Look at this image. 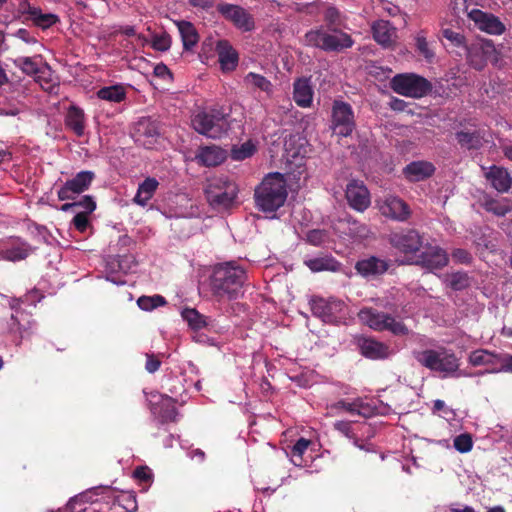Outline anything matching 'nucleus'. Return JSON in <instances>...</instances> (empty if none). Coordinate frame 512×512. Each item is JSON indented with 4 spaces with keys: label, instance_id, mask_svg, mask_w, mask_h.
<instances>
[{
    "label": "nucleus",
    "instance_id": "nucleus-1",
    "mask_svg": "<svg viewBox=\"0 0 512 512\" xmlns=\"http://www.w3.org/2000/svg\"><path fill=\"white\" fill-rule=\"evenodd\" d=\"M287 185L282 174L276 172L266 176L254 192L255 204L264 213H273L282 207L287 199Z\"/></svg>",
    "mask_w": 512,
    "mask_h": 512
},
{
    "label": "nucleus",
    "instance_id": "nucleus-2",
    "mask_svg": "<svg viewBox=\"0 0 512 512\" xmlns=\"http://www.w3.org/2000/svg\"><path fill=\"white\" fill-rule=\"evenodd\" d=\"M245 271L231 263L221 264L214 269L211 287L214 295L220 299H237L242 292Z\"/></svg>",
    "mask_w": 512,
    "mask_h": 512
},
{
    "label": "nucleus",
    "instance_id": "nucleus-3",
    "mask_svg": "<svg viewBox=\"0 0 512 512\" xmlns=\"http://www.w3.org/2000/svg\"><path fill=\"white\" fill-rule=\"evenodd\" d=\"M228 114L222 107L213 106L195 113L191 119L193 129L208 138L219 139L226 134Z\"/></svg>",
    "mask_w": 512,
    "mask_h": 512
},
{
    "label": "nucleus",
    "instance_id": "nucleus-4",
    "mask_svg": "<svg viewBox=\"0 0 512 512\" xmlns=\"http://www.w3.org/2000/svg\"><path fill=\"white\" fill-rule=\"evenodd\" d=\"M303 43L326 52H339L352 47L354 41L350 35L340 30L330 32L324 28H318L306 32Z\"/></svg>",
    "mask_w": 512,
    "mask_h": 512
},
{
    "label": "nucleus",
    "instance_id": "nucleus-5",
    "mask_svg": "<svg viewBox=\"0 0 512 512\" xmlns=\"http://www.w3.org/2000/svg\"><path fill=\"white\" fill-rule=\"evenodd\" d=\"M414 357L423 367L431 371L443 373L445 376L452 375L460 366L459 359L455 353L446 349L417 351L414 352Z\"/></svg>",
    "mask_w": 512,
    "mask_h": 512
},
{
    "label": "nucleus",
    "instance_id": "nucleus-6",
    "mask_svg": "<svg viewBox=\"0 0 512 512\" xmlns=\"http://www.w3.org/2000/svg\"><path fill=\"white\" fill-rule=\"evenodd\" d=\"M358 318L361 323L378 332L389 331L397 336H405L409 333V329L403 322L397 321L393 316L371 307L362 308L358 312Z\"/></svg>",
    "mask_w": 512,
    "mask_h": 512
},
{
    "label": "nucleus",
    "instance_id": "nucleus-7",
    "mask_svg": "<svg viewBox=\"0 0 512 512\" xmlns=\"http://www.w3.org/2000/svg\"><path fill=\"white\" fill-rule=\"evenodd\" d=\"M391 89L402 96L420 99L432 91L429 80L415 73H401L395 75L390 81Z\"/></svg>",
    "mask_w": 512,
    "mask_h": 512
},
{
    "label": "nucleus",
    "instance_id": "nucleus-8",
    "mask_svg": "<svg viewBox=\"0 0 512 512\" xmlns=\"http://www.w3.org/2000/svg\"><path fill=\"white\" fill-rule=\"evenodd\" d=\"M208 203L214 208L230 207L238 193L234 182L224 177H214L209 179L204 189Z\"/></svg>",
    "mask_w": 512,
    "mask_h": 512
},
{
    "label": "nucleus",
    "instance_id": "nucleus-9",
    "mask_svg": "<svg viewBox=\"0 0 512 512\" xmlns=\"http://www.w3.org/2000/svg\"><path fill=\"white\" fill-rule=\"evenodd\" d=\"M310 309L325 323L339 324L346 319V304L339 299L314 297L310 300Z\"/></svg>",
    "mask_w": 512,
    "mask_h": 512
},
{
    "label": "nucleus",
    "instance_id": "nucleus-10",
    "mask_svg": "<svg viewBox=\"0 0 512 512\" xmlns=\"http://www.w3.org/2000/svg\"><path fill=\"white\" fill-rule=\"evenodd\" d=\"M389 242L393 248L404 254L411 263L424 245V236L416 229H402L392 233Z\"/></svg>",
    "mask_w": 512,
    "mask_h": 512
},
{
    "label": "nucleus",
    "instance_id": "nucleus-11",
    "mask_svg": "<svg viewBox=\"0 0 512 512\" xmlns=\"http://www.w3.org/2000/svg\"><path fill=\"white\" fill-rule=\"evenodd\" d=\"M330 127L337 136H351L356 128V121L353 108L349 103L342 100L333 102Z\"/></svg>",
    "mask_w": 512,
    "mask_h": 512
},
{
    "label": "nucleus",
    "instance_id": "nucleus-12",
    "mask_svg": "<svg viewBox=\"0 0 512 512\" xmlns=\"http://www.w3.org/2000/svg\"><path fill=\"white\" fill-rule=\"evenodd\" d=\"M448 255L444 249L437 245L424 243L411 264L421 266L428 271L442 269L448 264Z\"/></svg>",
    "mask_w": 512,
    "mask_h": 512
},
{
    "label": "nucleus",
    "instance_id": "nucleus-13",
    "mask_svg": "<svg viewBox=\"0 0 512 512\" xmlns=\"http://www.w3.org/2000/svg\"><path fill=\"white\" fill-rule=\"evenodd\" d=\"M217 11L237 29L248 32L254 29L253 17L241 6L230 3H219Z\"/></svg>",
    "mask_w": 512,
    "mask_h": 512
},
{
    "label": "nucleus",
    "instance_id": "nucleus-14",
    "mask_svg": "<svg viewBox=\"0 0 512 512\" xmlns=\"http://www.w3.org/2000/svg\"><path fill=\"white\" fill-rule=\"evenodd\" d=\"M95 174L92 171H80L73 177L65 182V184L58 190L57 196L61 201L72 200L76 195L81 194L89 189Z\"/></svg>",
    "mask_w": 512,
    "mask_h": 512
},
{
    "label": "nucleus",
    "instance_id": "nucleus-15",
    "mask_svg": "<svg viewBox=\"0 0 512 512\" xmlns=\"http://www.w3.org/2000/svg\"><path fill=\"white\" fill-rule=\"evenodd\" d=\"M345 196L349 206L358 212H364L371 204L367 187L358 180H352L347 184Z\"/></svg>",
    "mask_w": 512,
    "mask_h": 512
},
{
    "label": "nucleus",
    "instance_id": "nucleus-16",
    "mask_svg": "<svg viewBox=\"0 0 512 512\" xmlns=\"http://www.w3.org/2000/svg\"><path fill=\"white\" fill-rule=\"evenodd\" d=\"M360 354L371 360L386 359L390 355V347L373 337L360 336L356 339Z\"/></svg>",
    "mask_w": 512,
    "mask_h": 512
},
{
    "label": "nucleus",
    "instance_id": "nucleus-17",
    "mask_svg": "<svg viewBox=\"0 0 512 512\" xmlns=\"http://www.w3.org/2000/svg\"><path fill=\"white\" fill-rule=\"evenodd\" d=\"M215 49L222 72L234 71L238 66L239 55L231 43L226 39L217 40Z\"/></svg>",
    "mask_w": 512,
    "mask_h": 512
},
{
    "label": "nucleus",
    "instance_id": "nucleus-18",
    "mask_svg": "<svg viewBox=\"0 0 512 512\" xmlns=\"http://www.w3.org/2000/svg\"><path fill=\"white\" fill-rule=\"evenodd\" d=\"M383 216L397 221H406L410 217V209L407 203L398 197H388L380 206Z\"/></svg>",
    "mask_w": 512,
    "mask_h": 512
},
{
    "label": "nucleus",
    "instance_id": "nucleus-19",
    "mask_svg": "<svg viewBox=\"0 0 512 512\" xmlns=\"http://www.w3.org/2000/svg\"><path fill=\"white\" fill-rule=\"evenodd\" d=\"M436 171L432 162L412 161L403 168V175L410 182H420L430 178Z\"/></svg>",
    "mask_w": 512,
    "mask_h": 512
},
{
    "label": "nucleus",
    "instance_id": "nucleus-20",
    "mask_svg": "<svg viewBox=\"0 0 512 512\" xmlns=\"http://www.w3.org/2000/svg\"><path fill=\"white\" fill-rule=\"evenodd\" d=\"M195 158L202 166H218L226 160L227 151L216 145L202 146L198 149Z\"/></svg>",
    "mask_w": 512,
    "mask_h": 512
},
{
    "label": "nucleus",
    "instance_id": "nucleus-21",
    "mask_svg": "<svg viewBox=\"0 0 512 512\" xmlns=\"http://www.w3.org/2000/svg\"><path fill=\"white\" fill-rule=\"evenodd\" d=\"M473 19L478 25L479 29L486 33L492 35H502L506 30L505 25L497 16L493 14L485 13L480 10H474Z\"/></svg>",
    "mask_w": 512,
    "mask_h": 512
},
{
    "label": "nucleus",
    "instance_id": "nucleus-22",
    "mask_svg": "<svg viewBox=\"0 0 512 512\" xmlns=\"http://www.w3.org/2000/svg\"><path fill=\"white\" fill-rule=\"evenodd\" d=\"M388 268L389 263L385 259H381L376 256L361 259L357 261L355 265L356 271L364 277L382 275L388 270Z\"/></svg>",
    "mask_w": 512,
    "mask_h": 512
},
{
    "label": "nucleus",
    "instance_id": "nucleus-23",
    "mask_svg": "<svg viewBox=\"0 0 512 512\" xmlns=\"http://www.w3.org/2000/svg\"><path fill=\"white\" fill-rule=\"evenodd\" d=\"M485 177L491 186L500 193H506L511 188L512 177L507 169L503 167L491 166L489 171L485 173Z\"/></svg>",
    "mask_w": 512,
    "mask_h": 512
},
{
    "label": "nucleus",
    "instance_id": "nucleus-24",
    "mask_svg": "<svg viewBox=\"0 0 512 512\" xmlns=\"http://www.w3.org/2000/svg\"><path fill=\"white\" fill-rule=\"evenodd\" d=\"M375 41L384 48H390L395 43L396 29L386 20H378L372 25Z\"/></svg>",
    "mask_w": 512,
    "mask_h": 512
},
{
    "label": "nucleus",
    "instance_id": "nucleus-25",
    "mask_svg": "<svg viewBox=\"0 0 512 512\" xmlns=\"http://www.w3.org/2000/svg\"><path fill=\"white\" fill-rule=\"evenodd\" d=\"M479 203L486 212L497 217H504L512 211V201L508 198H493L489 194H484Z\"/></svg>",
    "mask_w": 512,
    "mask_h": 512
},
{
    "label": "nucleus",
    "instance_id": "nucleus-26",
    "mask_svg": "<svg viewBox=\"0 0 512 512\" xmlns=\"http://www.w3.org/2000/svg\"><path fill=\"white\" fill-rule=\"evenodd\" d=\"M160 135L158 123L151 118H141L135 127V136L137 141H141L143 144H152L153 141Z\"/></svg>",
    "mask_w": 512,
    "mask_h": 512
},
{
    "label": "nucleus",
    "instance_id": "nucleus-27",
    "mask_svg": "<svg viewBox=\"0 0 512 512\" xmlns=\"http://www.w3.org/2000/svg\"><path fill=\"white\" fill-rule=\"evenodd\" d=\"M293 99L298 106L303 108L312 104L313 90L308 78H299L294 82Z\"/></svg>",
    "mask_w": 512,
    "mask_h": 512
},
{
    "label": "nucleus",
    "instance_id": "nucleus-28",
    "mask_svg": "<svg viewBox=\"0 0 512 512\" xmlns=\"http://www.w3.org/2000/svg\"><path fill=\"white\" fill-rule=\"evenodd\" d=\"M159 187V182L154 177H147L138 186L133 202L139 206L145 207L154 196Z\"/></svg>",
    "mask_w": 512,
    "mask_h": 512
},
{
    "label": "nucleus",
    "instance_id": "nucleus-29",
    "mask_svg": "<svg viewBox=\"0 0 512 512\" xmlns=\"http://www.w3.org/2000/svg\"><path fill=\"white\" fill-rule=\"evenodd\" d=\"M176 26L179 30L184 50H192L199 41V34L195 26L185 20L177 21Z\"/></svg>",
    "mask_w": 512,
    "mask_h": 512
},
{
    "label": "nucleus",
    "instance_id": "nucleus-30",
    "mask_svg": "<svg viewBox=\"0 0 512 512\" xmlns=\"http://www.w3.org/2000/svg\"><path fill=\"white\" fill-rule=\"evenodd\" d=\"M84 121V111L75 105H71L65 117L66 126L71 129L77 136H82L85 129Z\"/></svg>",
    "mask_w": 512,
    "mask_h": 512
},
{
    "label": "nucleus",
    "instance_id": "nucleus-31",
    "mask_svg": "<svg viewBox=\"0 0 512 512\" xmlns=\"http://www.w3.org/2000/svg\"><path fill=\"white\" fill-rule=\"evenodd\" d=\"M500 353L491 352L486 349H477L470 353L469 363L472 366H490L491 369L498 367Z\"/></svg>",
    "mask_w": 512,
    "mask_h": 512
},
{
    "label": "nucleus",
    "instance_id": "nucleus-32",
    "mask_svg": "<svg viewBox=\"0 0 512 512\" xmlns=\"http://www.w3.org/2000/svg\"><path fill=\"white\" fill-rule=\"evenodd\" d=\"M345 225V233L355 240H365L369 238L370 229L364 223H361L355 219L347 218L341 222Z\"/></svg>",
    "mask_w": 512,
    "mask_h": 512
},
{
    "label": "nucleus",
    "instance_id": "nucleus-33",
    "mask_svg": "<svg viewBox=\"0 0 512 512\" xmlns=\"http://www.w3.org/2000/svg\"><path fill=\"white\" fill-rule=\"evenodd\" d=\"M304 264L313 272L337 271L339 267V263L331 256L308 259Z\"/></svg>",
    "mask_w": 512,
    "mask_h": 512
},
{
    "label": "nucleus",
    "instance_id": "nucleus-34",
    "mask_svg": "<svg viewBox=\"0 0 512 512\" xmlns=\"http://www.w3.org/2000/svg\"><path fill=\"white\" fill-rule=\"evenodd\" d=\"M97 97L101 100L120 103L125 100L126 91L122 85L102 87L98 90Z\"/></svg>",
    "mask_w": 512,
    "mask_h": 512
},
{
    "label": "nucleus",
    "instance_id": "nucleus-35",
    "mask_svg": "<svg viewBox=\"0 0 512 512\" xmlns=\"http://www.w3.org/2000/svg\"><path fill=\"white\" fill-rule=\"evenodd\" d=\"M28 14L33 22L43 29L49 28L59 21L57 15L52 13H42L41 9L37 7H29Z\"/></svg>",
    "mask_w": 512,
    "mask_h": 512
},
{
    "label": "nucleus",
    "instance_id": "nucleus-36",
    "mask_svg": "<svg viewBox=\"0 0 512 512\" xmlns=\"http://www.w3.org/2000/svg\"><path fill=\"white\" fill-rule=\"evenodd\" d=\"M468 64L475 70L481 71L487 65L478 43L467 45L465 48Z\"/></svg>",
    "mask_w": 512,
    "mask_h": 512
},
{
    "label": "nucleus",
    "instance_id": "nucleus-37",
    "mask_svg": "<svg viewBox=\"0 0 512 512\" xmlns=\"http://www.w3.org/2000/svg\"><path fill=\"white\" fill-rule=\"evenodd\" d=\"M256 151V145L251 140H248L239 146L234 145L231 148L230 157L234 161H243L252 157Z\"/></svg>",
    "mask_w": 512,
    "mask_h": 512
},
{
    "label": "nucleus",
    "instance_id": "nucleus-38",
    "mask_svg": "<svg viewBox=\"0 0 512 512\" xmlns=\"http://www.w3.org/2000/svg\"><path fill=\"white\" fill-rule=\"evenodd\" d=\"M182 318L194 330H200L207 326V318L194 308H185L181 312Z\"/></svg>",
    "mask_w": 512,
    "mask_h": 512
},
{
    "label": "nucleus",
    "instance_id": "nucleus-39",
    "mask_svg": "<svg viewBox=\"0 0 512 512\" xmlns=\"http://www.w3.org/2000/svg\"><path fill=\"white\" fill-rule=\"evenodd\" d=\"M32 252V248L25 242H21L17 245L7 248L4 251V258L9 261H20L26 259L30 253Z\"/></svg>",
    "mask_w": 512,
    "mask_h": 512
},
{
    "label": "nucleus",
    "instance_id": "nucleus-40",
    "mask_svg": "<svg viewBox=\"0 0 512 512\" xmlns=\"http://www.w3.org/2000/svg\"><path fill=\"white\" fill-rule=\"evenodd\" d=\"M456 139L461 147L468 150L478 149L481 147V138L477 132L459 131L456 133Z\"/></svg>",
    "mask_w": 512,
    "mask_h": 512
},
{
    "label": "nucleus",
    "instance_id": "nucleus-41",
    "mask_svg": "<svg viewBox=\"0 0 512 512\" xmlns=\"http://www.w3.org/2000/svg\"><path fill=\"white\" fill-rule=\"evenodd\" d=\"M244 82L266 93L272 91V83L263 75L254 72H249L245 76Z\"/></svg>",
    "mask_w": 512,
    "mask_h": 512
},
{
    "label": "nucleus",
    "instance_id": "nucleus-42",
    "mask_svg": "<svg viewBox=\"0 0 512 512\" xmlns=\"http://www.w3.org/2000/svg\"><path fill=\"white\" fill-rule=\"evenodd\" d=\"M446 281L449 287L454 291L464 290L470 284L468 274L462 271L448 274L446 276Z\"/></svg>",
    "mask_w": 512,
    "mask_h": 512
},
{
    "label": "nucleus",
    "instance_id": "nucleus-43",
    "mask_svg": "<svg viewBox=\"0 0 512 512\" xmlns=\"http://www.w3.org/2000/svg\"><path fill=\"white\" fill-rule=\"evenodd\" d=\"M14 63L22 70L23 73L29 76L37 75L43 72L35 61V58L32 57H18L14 60Z\"/></svg>",
    "mask_w": 512,
    "mask_h": 512
},
{
    "label": "nucleus",
    "instance_id": "nucleus-44",
    "mask_svg": "<svg viewBox=\"0 0 512 512\" xmlns=\"http://www.w3.org/2000/svg\"><path fill=\"white\" fill-rule=\"evenodd\" d=\"M166 303V299L158 294L153 296H141L137 300L139 308L144 311H152L155 308L164 306Z\"/></svg>",
    "mask_w": 512,
    "mask_h": 512
},
{
    "label": "nucleus",
    "instance_id": "nucleus-45",
    "mask_svg": "<svg viewBox=\"0 0 512 512\" xmlns=\"http://www.w3.org/2000/svg\"><path fill=\"white\" fill-rule=\"evenodd\" d=\"M177 409L171 398L165 397L161 399L160 418L162 422H174L177 417Z\"/></svg>",
    "mask_w": 512,
    "mask_h": 512
},
{
    "label": "nucleus",
    "instance_id": "nucleus-46",
    "mask_svg": "<svg viewBox=\"0 0 512 512\" xmlns=\"http://www.w3.org/2000/svg\"><path fill=\"white\" fill-rule=\"evenodd\" d=\"M415 46L417 52L420 55H422L427 61L430 62L435 57L434 51L430 48L429 43L422 32L417 34V36L415 37Z\"/></svg>",
    "mask_w": 512,
    "mask_h": 512
},
{
    "label": "nucleus",
    "instance_id": "nucleus-47",
    "mask_svg": "<svg viewBox=\"0 0 512 512\" xmlns=\"http://www.w3.org/2000/svg\"><path fill=\"white\" fill-rule=\"evenodd\" d=\"M441 33L442 37L448 40L454 47L465 49L468 45L465 36L451 28L442 29Z\"/></svg>",
    "mask_w": 512,
    "mask_h": 512
},
{
    "label": "nucleus",
    "instance_id": "nucleus-48",
    "mask_svg": "<svg viewBox=\"0 0 512 512\" xmlns=\"http://www.w3.org/2000/svg\"><path fill=\"white\" fill-rule=\"evenodd\" d=\"M478 46L480 47L482 54L486 60V62L497 63L499 60V53L491 40H485L482 42H478Z\"/></svg>",
    "mask_w": 512,
    "mask_h": 512
},
{
    "label": "nucleus",
    "instance_id": "nucleus-49",
    "mask_svg": "<svg viewBox=\"0 0 512 512\" xmlns=\"http://www.w3.org/2000/svg\"><path fill=\"white\" fill-rule=\"evenodd\" d=\"M329 239L328 231L324 229H312L306 234V241L314 246H320Z\"/></svg>",
    "mask_w": 512,
    "mask_h": 512
},
{
    "label": "nucleus",
    "instance_id": "nucleus-50",
    "mask_svg": "<svg viewBox=\"0 0 512 512\" xmlns=\"http://www.w3.org/2000/svg\"><path fill=\"white\" fill-rule=\"evenodd\" d=\"M454 447L460 453H467L471 451L473 447V440L470 434L462 433L455 437Z\"/></svg>",
    "mask_w": 512,
    "mask_h": 512
},
{
    "label": "nucleus",
    "instance_id": "nucleus-51",
    "mask_svg": "<svg viewBox=\"0 0 512 512\" xmlns=\"http://www.w3.org/2000/svg\"><path fill=\"white\" fill-rule=\"evenodd\" d=\"M171 43H172V40H171L170 35L168 33L164 32L161 34H156L153 37L152 47H153V49H155L157 51L164 52V51H167L170 49Z\"/></svg>",
    "mask_w": 512,
    "mask_h": 512
},
{
    "label": "nucleus",
    "instance_id": "nucleus-52",
    "mask_svg": "<svg viewBox=\"0 0 512 512\" xmlns=\"http://www.w3.org/2000/svg\"><path fill=\"white\" fill-rule=\"evenodd\" d=\"M492 373L497 372H509L512 373V355L500 354L498 367H494L490 370Z\"/></svg>",
    "mask_w": 512,
    "mask_h": 512
},
{
    "label": "nucleus",
    "instance_id": "nucleus-53",
    "mask_svg": "<svg viewBox=\"0 0 512 512\" xmlns=\"http://www.w3.org/2000/svg\"><path fill=\"white\" fill-rule=\"evenodd\" d=\"M88 216H89V214H87V213L79 212L74 216V218L72 220L74 227L81 233H84L87 230V228L90 226Z\"/></svg>",
    "mask_w": 512,
    "mask_h": 512
},
{
    "label": "nucleus",
    "instance_id": "nucleus-54",
    "mask_svg": "<svg viewBox=\"0 0 512 512\" xmlns=\"http://www.w3.org/2000/svg\"><path fill=\"white\" fill-rule=\"evenodd\" d=\"M133 476L140 482L149 483L152 480L153 474L147 466H139L134 470Z\"/></svg>",
    "mask_w": 512,
    "mask_h": 512
},
{
    "label": "nucleus",
    "instance_id": "nucleus-55",
    "mask_svg": "<svg viewBox=\"0 0 512 512\" xmlns=\"http://www.w3.org/2000/svg\"><path fill=\"white\" fill-rule=\"evenodd\" d=\"M76 207L83 208L85 211L82 213L91 214L96 209V202L90 195H85L81 200L76 201Z\"/></svg>",
    "mask_w": 512,
    "mask_h": 512
},
{
    "label": "nucleus",
    "instance_id": "nucleus-56",
    "mask_svg": "<svg viewBox=\"0 0 512 512\" xmlns=\"http://www.w3.org/2000/svg\"><path fill=\"white\" fill-rule=\"evenodd\" d=\"M310 440L305 439L301 437L296 441V443L292 447V454L293 456H299L302 457V455L305 453V451L308 449L310 445Z\"/></svg>",
    "mask_w": 512,
    "mask_h": 512
},
{
    "label": "nucleus",
    "instance_id": "nucleus-57",
    "mask_svg": "<svg viewBox=\"0 0 512 512\" xmlns=\"http://www.w3.org/2000/svg\"><path fill=\"white\" fill-rule=\"evenodd\" d=\"M161 366L160 359L154 354H146L145 369L149 373H155Z\"/></svg>",
    "mask_w": 512,
    "mask_h": 512
},
{
    "label": "nucleus",
    "instance_id": "nucleus-58",
    "mask_svg": "<svg viewBox=\"0 0 512 512\" xmlns=\"http://www.w3.org/2000/svg\"><path fill=\"white\" fill-rule=\"evenodd\" d=\"M328 409H330L331 411L344 409L350 413H356L358 412V405H356V403H348L345 402L344 400H340L332 404Z\"/></svg>",
    "mask_w": 512,
    "mask_h": 512
},
{
    "label": "nucleus",
    "instance_id": "nucleus-59",
    "mask_svg": "<svg viewBox=\"0 0 512 512\" xmlns=\"http://www.w3.org/2000/svg\"><path fill=\"white\" fill-rule=\"evenodd\" d=\"M452 257L454 260L460 263H468L471 260V255L465 249H455L452 252Z\"/></svg>",
    "mask_w": 512,
    "mask_h": 512
},
{
    "label": "nucleus",
    "instance_id": "nucleus-60",
    "mask_svg": "<svg viewBox=\"0 0 512 512\" xmlns=\"http://www.w3.org/2000/svg\"><path fill=\"white\" fill-rule=\"evenodd\" d=\"M334 428L347 437H350L352 434V426L348 421H337L334 423Z\"/></svg>",
    "mask_w": 512,
    "mask_h": 512
},
{
    "label": "nucleus",
    "instance_id": "nucleus-61",
    "mask_svg": "<svg viewBox=\"0 0 512 512\" xmlns=\"http://www.w3.org/2000/svg\"><path fill=\"white\" fill-rule=\"evenodd\" d=\"M188 3L195 8L209 10L214 7L215 0H187Z\"/></svg>",
    "mask_w": 512,
    "mask_h": 512
},
{
    "label": "nucleus",
    "instance_id": "nucleus-62",
    "mask_svg": "<svg viewBox=\"0 0 512 512\" xmlns=\"http://www.w3.org/2000/svg\"><path fill=\"white\" fill-rule=\"evenodd\" d=\"M407 102H405L404 100L402 99H399V98H392L390 103H389V106L392 110L394 111H404L407 107Z\"/></svg>",
    "mask_w": 512,
    "mask_h": 512
},
{
    "label": "nucleus",
    "instance_id": "nucleus-63",
    "mask_svg": "<svg viewBox=\"0 0 512 512\" xmlns=\"http://www.w3.org/2000/svg\"><path fill=\"white\" fill-rule=\"evenodd\" d=\"M154 75L164 78L165 76H171V72L165 64L160 63L155 66Z\"/></svg>",
    "mask_w": 512,
    "mask_h": 512
},
{
    "label": "nucleus",
    "instance_id": "nucleus-64",
    "mask_svg": "<svg viewBox=\"0 0 512 512\" xmlns=\"http://www.w3.org/2000/svg\"><path fill=\"white\" fill-rule=\"evenodd\" d=\"M213 39L210 37V38H206L203 42H202V52L203 53H207V52H210L212 49H213Z\"/></svg>",
    "mask_w": 512,
    "mask_h": 512
}]
</instances>
